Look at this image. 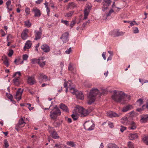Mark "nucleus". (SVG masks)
Instances as JSON below:
<instances>
[{"mask_svg":"<svg viewBox=\"0 0 148 148\" xmlns=\"http://www.w3.org/2000/svg\"><path fill=\"white\" fill-rule=\"evenodd\" d=\"M20 79L18 77L14 78L13 80V81L14 84L17 86H18L20 84Z\"/></svg>","mask_w":148,"mask_h":148,"instance_id":"nucleus-30","label":"nucleus"},{"mask_svg":"<svg viewBox=\"0 0 148 148\" xmlns=\"http://www.w3.org/2000/svg\"><path fill=\"white\" fill-rule=\"evenodd\" d=\"M142 139L143 142L148 145V135L144 136Z\"/></svg>","mask_w":148,"mask_h":148,"instance_id":"nucleus-31","label":"nucleus"},{"mask_svg":"<svg viewBox=\"0 0 148 148\" xmlns=\"http://www.w3.org/2000/svg\"><path fill=\"white\" fill-rule=\"evenodd\" d=\"M136 127V125L135 123L133 121L131 122L130 126L129 127V129L130 130H134Z\"/></svg>","mask_w":148,"mask_h":148,"instance_id":"nucleus-25","label":"nucleus"},{"mask_svg":"<svg viewBox=\"0 0 148 148\" xmlns=\"http://www.w3.org/2000/svg\"><path fill=\"white\" fill-rule=\"evenodd\" d=\"M124 32H119L117 30H114L111 33V35L115 36H122L124 35Z\"/></svg>","mask_w":148,"mask_h":148,"instance_id":"nucleus-13","label":"nucleus"},{"mask_svg":"<svg viewBox=\"0 0 148 148\" xmlns=\"http://www.w3.org/2000/svg\"><path fill=\"white\" fill-rule=\"evenodd\" d=\"M72 114L71 115V117L73 119L74 121H75L77 119V115H78V114H76V112H75V114Z\"/></svg>","mask_w":148,"mask_h":148,"instance_id":"nucleus-39","label":"nucleus"},{"mask_svg":"<svg viewBox=\"0 0 148 148\" xmlns=\"http://www.w3.org/2000/svg\"><path fill=\"white\" fill-rule=\"evenodd\" d=\"M99 93V90L96 88H92L88 96V103L89 105H91L95 101L96 96Z\"/></svg>","mask_w":148,"mask_h":148,"instance_id":"nucleus-2","label":"nucleus"},{"mask_svg":"<svg viewBox=\"0 0 148 148\" xmlns=\"http://www.w3.org/2000/svg\"><path fill=\"white\" fill-rule=\"evenodd\" d=\"M64 81H65V82L64 83H66V84H67V87H68V88H69V89L70 90V88H72V87H71V81L70 80H69L68 81H67V82H66V80L64 79Z\"/></svg>","mask_w":148,"mask_h":148,"instance_id":"nucleus-35","label":"nucleus"},{"mask_svg":"<svg viewBox=\"0 0 148 148\" xmlns=\"http://www.w3.org/2000/svg\"><path fill=\"white\" fill-rule=\"evenodd\" d=\"M14 53L13 50L12 49L10 50L8 54V55L9 57H11L13 54Z\"/></svg>","mask_w":148,"mask_h":148,"instance_id":"nucleus-51","label":"nucleus"},{"mask_svg":"<svg viewBox=\"0 0 148 148\" xmlns=\"http://www.w3.org/2000/svg\"><path fill=\"white\" fill-rule=\"evenodd\" d=\"M65 119L69 123H71L72 122V120L70 118H67V117H65Z\"/></svg>","mask_w":148,"mask_h":148,"instance_id":"nucleus-63","label":"nucleus"},{"mask_svg":"<svg viewBox=\"0 0 148 148\" xmlns=\"http://www.w3.org/2000/svg\"><path fill=\"white\" fill-rule=\"evenodd\" d=\"M74 11H70L69 12L66 14L64 16L66 17H71L74 13Z\"/></svg>","mask_w":148,"mask_h":148,"instance_id":"nucleus-34","label":"nucleus"},{"mask_svg":"<svg viewBox=\"0 0 148 148\" xmlns=\"http://www.w3.org/2000/svg\"><path fill=\"white\" fill-rule=\"evenodd\" d=\"M65 146L64 145H60L57 144H55V147H57L56 148H64Z\"/></svg>","mask_w":148,"mask_h":148,"instance_id":"nucleus-50","label":"nucleus"},{"mask_svg":"<svg viewBox=\"0 0 148 148\" xmlns=\"http://www.w3.org/2000/svg\"><path fill=\"white\" fill-rule=\"evenodd\" d=\"M135 24L137 25V24L135 21H133L130 23V25L131 26H134Z\"/></svg>","mask_w":148,"mask_h":148,"instance_id":"nucleus-56","label":"nucleus"},{"mask_svg":"<svg viewBox=\"0 0 148 148\" xmlns=\"http://www.w3.org/2000/svg\"><path fill=\"white\" fill-rule=\"evenodd\" d=\"M69 34L68 32L64 33L60 37L63 43H65L68 42L69 40Z\"/></svg>","mask_w":148,"mask_h":148,"instance_id":"nucleus-8","label":"nucleus"},{"mask_svg":"<svg viewBox=\"0 0 148 148\" xmlns=\"http://www.w3.org/2000/svg\"><path fill=\"white\" fill-rule=\"evenodd\" d=\"M42 30L41 27H40L39 31L35 30L34 31V36L35 38L34 39L37 40L41 38L42 35Z\"/></svg>","mask_w":148,"mask_h":148,"instance_id":"nucleus-9","label":"nucleus"},{"mask_svg":"<svg viewBox=\"0 0 148 148\" xmlns=\"http://www.w3.org/2000/svg\"><path fill=\"white\" fill-rule=\"evenodd\" d=\"M76 6V4L74 2H72L69 3L68 5V9L70 8L71 9H73Z\"/></svg>","mask_w":148,"mask_h":148,"instance_id":"nucleus-26","label":"nucleus"},{"mask_svg":"<svg viewBox=\"0 0 148 148\" xmlns=\"http://www.w3.org/2000/svg\"><path fill=\"white\" fill-rule=\"evenodd\" d=\"M90 10L88 9L85 8L84 10V19H85L87 18V16H88L89 13L90 12Z\"/></svg>","mask_w":148,"mask_h":148,"instance_id":"nucleus-29","label":"nucleus"},{"mask_svg":"<svg viewBox=\"0 0 148 148\" xmlns=\"http://www.w3.org/2000/svg\"><path fill=\"white\" fill-rule=\"evenodd\" d=\"M130 96L127 95L123 92L116 90L114 91V94L112 96L113 100L121 104L125 103L127 100L130 99Z\"/></svg>","mask_w":148,"mask_h":148,"instance_id":"nucleus-1","label":"nucleus"},{"mask_svg":"<svg viewBox=\"0 0 148 148\" xmlns=\"http://www.w3.org/2000/svg\"><path fill=\"white\" fill-rule=\"evenodd\" d=\"M128 146L129 148H134V145L131 142L129 141L128 143Z\"/></svg>","mask_w":148,"mask_h":148,"instance_id":"nucleus-44","label":"nucleus"},{"mask_svg":"<svg viewBox=\"0 0 148 148\" xmlns=\"http://www.w3.org/2000/svg\"><path fill=\"white\" fill-rule=\"evenodd\" d=\"M132 108V106L131 105H129L125 107H124L122 109V110L123 112H126L130 110Z\"/></svg>","mask_w":148,"mask_h":148,"instance_id":"nucleus-27","label":"nucleus"},{"mask_svg":"<svg viewBox=\"0 0 148 148\" xmlns=\"http://www.w3.org/2000/svg\"><path fill=\"white\" fill-rule=\"evenodd\" d=\"M6 95L7 97L10 100L13 101V100H12L13 97L12 95L10 93H8L7 92L6 93Z\"/></svg>","mask_w":148,"mask_h":148,"instance_id":"nucleus-36","label":"nucleus"},{"mask_svg":"<svg viewBox=\"0 0 148 148\" xmlns=\"http://www.w3.org/2000/svg\"><path fill=\"white\" fill-rule=\"evenodd\" d=\"M108 125L110 128H113L114 127L113 124L111 122H109L108 123Z\"/></svg>","mask_w":148,"mask_h":148,"instance_id":"nucleus-62","label":"nucleus"},{"mask_svg":"<svg viewBox=\"0 0 148 148\" xmlns=\"http://www.w3.org/2000/svg\"><path fill=\"white\" fill-rule=\"evenodd\" d=\"M133 32L134 33L136 34L139 32V30L137 27H135L133 30Z\"/></svg>","mask_w":148,"mask_h":148,"instance_id":"nucleus-54","label":"nucleus"},{"mask_svg":"<svg viewBox=\"0 0 148 148\" xmlns=\"http://www.w3.org/2000/svg\"><path fill=\"white\" fill-rule=\"evenodd\" d=\"M31 63L32 64H34L35 63L38 64L39 60L37 59H33L32 60Z\"/></svg>","mask_w":148,"mask_h":148,"instance_id":"nucleus-41","label":"nucleus"},{"mask_svg":"<svg viewBox=\"0 0 148 148\" xmlns=\"http://www.w3.org/2000/svg\"><path fill=\"white\" fill-rule=\"evenodd\" d=\"M126 127H125L121 126L120 128V130L121 132H123L126 130Z\"/></svg>","mask_w":148,"mask_h":148,"instance_id":"nucleus-53","label":"nucleus"},{"mask_svg":"<svg viewBox=\"0 0 148 148\" xmlns=\"http://www.w3.org/2000/svg\"><path fill=\"white\" fill-rule=\"evenodd\" d=\"M3 63L7 67H8L9 65V64L8 62V61L7 59H5L3 61Z\"/></svg>","mask_w":148,"mask_h":148,"instance_id":"nucleus-49","label":"nucleus"},{"mask_svg":"<svg viewBox=\"0 0 148 148\" xmlns=\"http://www.w3.org/2000/svg\"><path fill=\"white\" fill-rule=\"evenodd\" d=\"M64 88H66V92H67L68 91V88H69L67 87V84L64 83Z\"/></svg>","mask_w":148,"mask_h":148,"instance_id":"nucleus-61","label":"nucleus"},{"mask_svg":"<svg viewBox=\"0 0 148 148\" xmlns=\"http://www.w3.org/2000/svg\"><path fill=\"white\" fill-rule=\"evenodd\" d=\"M32 45L31 41L30 40L27 41L25 43V46L24 47V49L25 50L26 49H28L30 48Z\"/></svg>","mask_w":148,"mask_h":148,"instance_id":"nucleus-22","label":"nucleus"},{"mask_svg":"<svg viewBox=\"0 0 148 148\" xmlns=\"http://www.w3.org/2000/svg\"><path fill=\"white\" fill-rule=\"evenodd\" d=\"M27 105L28 106V107L29 110H31L33 109V108L31 107V105L30 103H27Z\"/></svg>","mask_w":148,"mask_h":148,"instance_id":"nucleus-59","label":"nucleus"},{"mask_svg":"<svg viewBox=\"0 0 148 148\" xmlns=\"http://www.w3.org/2000/svg\"><path fill=\"white\" fill-rule=\"evenodd\" d=\"M129 138L131 140H133L137 138L138 136L136 133L130 134L129 136Z\"/></svg>","mask_w":148,"mask_h":148,"instance_id":"nucleus-23","label":"nucleus"},{"mask_svg":"<svg viewBox=\"0 0 148 148\" xmlns=\"http://www.w3.org/2000/svg\"><path fill=\"white\" fill-rule=\"evenodd\" d=\"M27 82L28 84L30 85H33L35 83L36 81L33 77L28 76Z\"/></svg>","mask_w":148,"mask_h":148,"instance_id":"nucleus-18","label":"nucleus"},{"mask_svg":"<svg viewBox=\"0 0 148 148\" xmlns=\"http://www.w3.org/2000/svg\"><path fill=\"white\" fill-rule=\"evenodd\" d=\"M66 144L68 145L71 146L72 147H74L75 145L74 143L72 141L67 142Z\"/></svg>","mask_w":148,"mask_h":148,"instance_id":"nucleus-38","label":"nucleus"},{"mask_svg":"<svg viewBox=\"0 0 148 148\" xmlns=\"http://www.w3.org/2000/svg\"><path fill=\"white\" fill-rule=\"evenodd\" d=\"M61 21L62 23L64 24L65 25H66L67 26L68 25H69V21H67L66 20H62Z\"/></svg>","mask_w":148,"mask_h":148,"instance_id":"nucleus-52","label":"nucleus"},{"mask_svg":"<svg viewBox=\"0 0 148 148\" xmlns=\"http://www.w3.org/2000/svg\"><path fill=\"white\" fill-rule=\"evenodd\" d=\"M90 22V20H88L86 22L84 23L82 25V26L84 27H85L87 25H88Z\"/></svg>","mask_w":148,"mask_h":148,"instance_id":"nucleus-47","label":"nucleus"},{"mask_svg":"<svg viewBox=\"0 0 148 148\" xmlns=\"http://www.w3.org/2000/svg\"><path fill=\"white\" fill-rule=\"evenodd\" d=\"M121 122L122 124L126 125L129 123V121L127 116L123 117L121 120Z\"/></svg>","mask_w":148,"mask_h":148,"instance_id":"nucleus-20","label":"nucleus"},{"mask_svg":"<svg viewBox=\"0 0 148 148\" xmlns=\"http://www.w3.org/2000/svg\"><path fill=\"white\" fill-rule=\"evenodd\" d=\"M72 51L71 49V47H70L69 49L66 50L65 51V53L66 54H69Z\"/></svg>","mask_w":148,"mask_h":148,"instance_id":"nucleus-57","label":"nucleus"},{"mask_svg":"<svg viewBox=\"0 0 148 148\" xmlns=\"http://www.w3.org/2000/svg\"><path fill=\"white\" fill-rule=\"evenodd\" d=\"M29 30L27 29L23 30L21 34V37L23 39L25 40L27 39L28 36L27 34Z\"/></svg>","mask_w":148,"mask_h":148,"instance_id":"nucleus-16","label":"nucleus"},{"mask_svg":"<svg viewBox=\"0 0 148 148\" xmlns=\"http://www.w3.org/2000/svg\"><path fill=\"white\" fill-rule=\"evenodd\" d=\"M41 49L44 52L47 53L49 52L50 50V48L49 45L47 44H43L41 47Z\"/></svg>","mask_w":148,"mask_h":148,"instance_id":"nucleus-17","label":"nucleus"},{"mask_svg":"<svg viewBox=\"0 0 148 148\" xmlns=\"http://www.w3.org/2000/svg\"><path fill=\"white\" fill-rule=\"evenodd\" d=\"M38 64H39L40 67L43 68L45 64V62L40 61L39 60Z\"/></svg>","mask_w":148,"mask_h":148,"instance_id":"nucleus-37","label":"nucleus"},{"mask_svg":"<svg viewBox=\"0 0 148 148\" xmlns=\"http://www.w3.org/2000/svg\"><path fill=\"white\" fill-rule=\"evenodd\" d=\"M26 123L23 118L20 119L18 121V124L16 125V127H18L19 128L25 126Z\"/></svg>","mask_w":148,"mask_h":148,"instance_id":"nucleus-19","label":"nucleus"},{"mask_svg":"<svg viewBox=\"0 0 148 148\" xmlns=\"http://www.w3.org/2000/svg\"><path fill=\"white\" fill-rule=\"evenodd\" d=\"M39 82L42 83L44 81H46L47 80V77L45 75L40 74L38 76Z\"/></svg>","mask_w":148,"mask_h":148,"instance_id":"nucleus-14","label":"nucleus"},{"mask_svg":"<svg viewBox=\"0 0 148 148\" xmlns=\"http://www.w3.org/2000/svg\"><path fill=\"white\" fill-rule=\"evenodd\" d=\"M23 91V89L21 90V88H19L16 92L15 98L17 101H19L21 98V96Z\"/></svg>","mask_w":148,"mask_h":148,"instance_id":"nucleus-11","label":"nucleus"},{"mask_svg":"<svg viewBox=\"0 0 148 148\" xmlns=\"http://www.w3.org/2000/svg\"><path fill=\"white\" fill-rule=\"evenodd\" d=\"M32 11L34 13V16L39 17L41 15L40 10L36 7H34L32 10Z\"/></svg>","mask_w":148,"mask_h":148,"instance_id":"nucleus-15","label":"nucleus"},{"mask_svg":"<svg viewBox=\"0 0 148 148\" xmlns=\"http://www.w3.org/2000/svg\"><path fill=\"white\" fill-rule=\"evenodd\" d=\"M75 24V22L74 21H71V23L70 24V26L71 27V28H72L73 26Z\"/></svg>","mask_w":148,"mask_h":148,"instance_id":"nucleus-60","label":"nucleus"},{"mask_svg":"<svg viewBox=\"0 0 148 148\" xmlns=\"http://www.w3.org/2000/svg\"><path fill=\"white\" fill-rule=\"evenodd\" d=\"M28 56L26 54L23 55V60H27Z\"/></svg>","mask_w":148,"mask_h":148,"instance_id":"nucleus-55","label":"nucleus"},{"mask_svg":"<svg viewBox=\"0 0 148 148\" xmlns=\"http://www.w3.org/2000/svg\"><path fill=\"white\" fill-rule=\"evenodd\" d=\"M7 9L10 11H12V5L11 4L10 6H9L7 8Z\"/></svg>","mask_w":148,"mask_h":148,"instance_id":"nucleus-64","label":"nucleus"},{"mask_svg":"<svg viewBox=\"0 0 148 148\" xmlns=\"http://www.w3.org/2000/svg\"><path fill=\"white\" fill-rule=\"evenodd\" d=\"M121 115V113H119L118 114L112 111H109L107 113V116L110 118L116 117H118L119 116Z\"/></svg>","mask_w":148,"mask_h":148,"instance_id":"nucleus-12","label":"nucleus"},{"mask_svg":"<svg viewBox=\"0 0 148 148\" xmlns=\"http://www.w3.org/2000/svg\"><path fill=\"white\" fill-rule=\"evenodd\" d=\"M145 106V105H142V107L141 108H138L136 109V110L138 112H141L143 110L144 107Z\"/></svg>","mask_w":148,"mask_h":148,"instance_id":"nucleus-48","label":"nucleus"},{"mask_svg":"<svg viewBox=\"0 0 148 148\" xmlns=\"http://www.w3.org/2000/svg\"><path fill=\"white\" fill-rule=\"evenodd\" d=\"M119 147L114 144L110 143L108 144V148H119Z\"/></svg>","mask_w":148,"mask_h":148,"instance_id":"nucleus-33","label":"nucleus"},{"mask_svg":"<svg viewBox=\"0 0 148 148\" xmlns=\"http://www.w3.org/2000/svg\"><path fill=\"white\" fill-rule=\"evenodd\" d=\"M6 5H7V8L9 6H10L11 5V1L10 0H8L7 1L6 3Z\"/></svg>","mask_w":148,"mask_h":148,"instance_id":"nucleus-58","label":"nucleus"},{"mask_svg":"<svg viewBox=\"0 0 148 148\" xmlns=\"http://www.w3.org/2000/svg\"><path fill=\"white\" fill-rule=\"evenodd\" d=\"M114 12V10L112 9H111L109 11L108 13L106 14V16L107 17H108V16H110L111 15V14Z\"/></svg>","mask_w":148,"mask_h":148,"instance_id":"nucleus-45","label":"nucleus"},{"mask_svg":"<svg viewBox=\"0 0 148 148\" xmlns=\"http://www.w3.org/2000/svg\"><path fill=\"white\" fill-rule=\"evenodd\" d=\"M76 114H81V116L84 117L88 114L87 111L83 107L78 106L75 109Z\"/></svg>","mask_w":148,"mask_h":148,"instance_id":"nucleus-4","label":"nucleus"},{"mask_svg":"<svg viewBox=\"0 0 148 148\" xmlns=\"http://www.w3.org/2000/svg\"><path fill=\"white\" fill-rule=\"evenodd\" d=\"M68 70L71 71H73L74 70V68L72 66L71 63H69V65Z\"/></svg>","mask_w":148,"mask_h":148,"instance_id":"nucleus-43","label":"nucleus"},{"mask_svg":"<svg viewBox=\"0 0 148 148\" xmlns=\"http://www.w3.org/2000/svg\"><path fill=\"white\" fill-rule=\"evenodd\" d=\"M111 2V0H103L102 2L103 6L102 9L103 11L107 10L108 7L110 5Z\"/></svg>","mask_w":148,"mask_h":148,"instance_id":"nucleus-7","label":"nucleus"},{"mask_svg":"<svg viewBox=\"0 0 148 148\" xmlns=\"http://www.w3.org/2000/svg\"><path fill=\"white\" fill-rule=\"evenodd\" d=\"M21 75L20 72L18 71L15 72L13 75L12 77H18V79H20V77L21 76Z\"/></svg>","mask_w":148,"mask_h":148,"instance_id":"nucleus-32","label":"nucleus"},{"mask_svg":"<svg viewBox=\"0 0 148 148\" xmlns=\"http://www.w3.org/2000/svg\"><path fill=\"white\" fill-rule=\"evenodd\" d=\"M62 123V121H59L58 122H55L54 123V125L57 127L59 126Z\"/></svg>","mask_w":148,"mask_h":148,"instance_id":"nucleus-40","label":"nucleus"},{"mask_svg":"<svg viewBox=\"0 0 148 148\" xmlns=\"http://www.w3.org/2000/svg\"><path fill=\"white\" fill-rule=\"evenodd\" d=\"M70 90L71 93L73 95H75L77 98L82 100L84 99V96L82 92H78L73 88H70Z\"/></svg>","mask_w":148,"mask_h":148,"instance_id":"nucleus-5","label":"nucleus"},{"mask_svg":"<svg viewBox=\"0 0 148 148\" xmlns=\"http://www.w3.org/2000/svg\"><path fill=\"white\" fill-rule=\"evenodd\" d=\"M84 129L88 131L93 130L95 127L94 125L90 121H86L84 124Z\"/></svg>","mask_w":148,"mask_h":148,"instance_id":"nucleus-6","label":"nucleus"},{"mask_svg":"<svg viewBox=\"0 0 148 148\" xmlns=\"http://www.w3.org/2000/svg\"><path fill=\"white\" fill-rule=\"evenodd\" d=\"M25 25L27 27H30L31 25V24L28 20L25 21Z\"/></svg>","mask_w":148,"mask_h":148,"instance_id":"nucleus-42","label":"nucleus"},{"mask_svg":"<svg viewBox=\"0 0 148 148\" xmlns=\"http://www.w3.org/2000/svg\"><path fill=\"white\" fill-rule=\"evenodd\" d=\"M60 108L65 112H69V110L67 107L64 104H61L60 105Z\"/></svg>","mask_w":148,"mask_h":148,"instance_id":"nucleus-24","label":"nucleus"},{"mask_svg":"<svg viewBox=\"0 0 148 148\" xmlns=\"http://www.w3.org/2000/svg\"><path fill=\"white\" fill-rule=\"evenodd\" d=\"M49 132L51 134L52 137L54 139H57L59 138L56 132L54 130L53 128L51 127L48 130Z\"/></svg>","mask_w":148,"mask_h":148,"instance_id":"nucleus-10","label":"nucleus"},{"mask_svg":"<svg viewBox=\"0 0 148 148\" xmlns=\"http://www.w3.org/2000/svg\"><path fill=\"white\" fill-rule=\"evenodd\" d=\"M143 103V100L140 98L138 99L136 102V107H139L141 106Z\"/></svg>","mask_w":148,"mask_h":148,"instance_id":"nucleus-28","label":"nucleus"},{"mask_svg":"<svg viewBox=\"0 0 148 148\" xmlns=\"http://www.w3.org/2000/svg\"><path fill=\"white\" fill-rule=\"evenodd\" d=\"M52 110V111L50 112V116L52 119L54 120L56 119L58 115L61 114V112L56 106Z\"/></svg>","mask_w":148,"mask_h":148,"instance_id":"nucleus-3","label":"nucleus"},{"mask_svg":"<svg viewBox=\"0 0 148 148\" xmlns=\"http://www.w3.org/2000/svg\"><path fill=\"white\" fill-rule=\"evenodd\" d=\"M4 144L5 148H8L9 147V145L8 143L7 140L5 139L4 140Z\"/></svg>","mask_w":148,"mask_h":148,"instance_id":"nucleus-46","label":"nucleus"},{"mask_svg":"<svg viewBox=\"0 0 148 148\" xmlns=\"http://www.w3.org/2000/svg\"><path fill=\"white\" fill-rule=\"evenodd\" d=\"M140 122L142 123H144L148 121V115H143L141 116Z\"/></svg>","mask_w":148,"mask_h":148,"instance_id":"nucleus-21","label":"nucleus"}]
</instances>
